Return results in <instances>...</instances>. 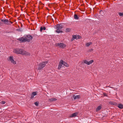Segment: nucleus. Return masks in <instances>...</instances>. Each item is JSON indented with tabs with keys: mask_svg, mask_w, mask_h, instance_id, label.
<instances>
[{
	"mask_svg": "<svg viewBox=\"0 0 123 123\" xmlns=\"http://www.w3.org/2000/svg\"><path fill=\"white\" fill-rule=\"evenodd\" d=\"M13 52L16 54H21L22 55H30V54L28 52L19 49H14Z\"/></svg>",
	"mask_w": 123,
	"mask_h": 123,
	"instance_id": "obj_1",
	"label": "nucleus"
},
{
	"mask_svg": "<svg viewBox=\"0 0 123 123\" xmlns=\"http://www.w3.org/2000/svg\"><path fill=\"white\" fill-rule=\"evenodd\" d=\"M32 39V37L30 35H27L26 38H24L22 37L19 38V40L21 42H25L26 41L29 42Z\"/></svg>",
	"mask_w": 123,
	"mask_h": 123,
	"instance_id": "obj_2",
	"label": "nucleus"
},
{
	"mask_svg": "<svg viewBox=\"0 0 123 123\" xmlns=\"http://www.w3.org/2000/svg\"><path fill=\"white\" fill-rule=\"evenodd\" d=\"M64 66L68 67V65L67 63L62 60L60 61L58 65V68L60 69L62 68V67Z\"/></svg>",
	"mask_w": 123,
	"mask_h": 123,
	"instance_id": "obj_3",
	"label": "nucleus"
},
{
	"mask_svg": "<svg viewBox=\"0 0 123 123\" xmlns=\"http://www.w3.org/2000/svg\"><path fill=\"white\" fill-rule=\"evenodd\" d=\"M62 27V25L61 24L55 26V28L56 29V32L58 33L62 32V31L61 30V29Z\"/></svg>",
	"mask_w": 123,
	"mask_h": 123,
	"instance_id": "obj_4",
	"label": "nucleus"
},
{
	"mask_svg": "<svg viewBox=\"0 0 123 123\" xmlns=\"http://www.w3.org/2000/svg\"><path fill=\"white\" fill-rule=\"evenodd\" d=\"M55 45L56 47H58L62 48H63L66 46V45L62 43H55Z\"/></svg>",
	"mask_w": 123,
	"mask_h": 123,
	"instance_id": "obj_5",
	"label": "nucleus"
},
{
	"mask_svg": "<svg viewBox=\"0 0 123 123\" xmlns=\"http://www.w3.org/2000/svg\"><path fill=\"white\" fill-rule=\"evenodd\" d=\"M1 21L3 23V24L6 25H8L10 24L11 22H10L8 19H2Z\"/></svg>",
	"mask_w": 123,
	"mask_h": 123,
	"instance_id": "obj_6",
	"label": "nucleus"
},
{
	"mask_svg": "<svg viewBox=\"0 0 123 123\" xmlns=\"http://www.w3.org/2000/svg\"><path fill=\"white\" fill-rule=\"evenodd\" d=\"M47 63V61H46L45 62L40 63L39 65V66H40V67L39 68H38V69L39 70H40V69L44 67L45 66V64Z\"/></svg>",
	"mask_w": 123,
	"mask_h": 123,
	"instance_id": "obj_7",
	"label": "nucleus"
},
{
	"mask_svg": "<svg viewBox=\"0 0 123 123\" xmlns=\"http://www.w3.org/2000/svg\"><path fill=\"white\" fill-rule=\"evenodd\" d=\"M9 60L11 62L14 64H16V62L13 59V57L12 56H10L9 57Z\"/></svg>",
	"mask_w": 123,
	"mask_h": 123,
	"instance_id": "obj_8",
	"label": "nucleus"
},
{
	"mask_svg": "<svg viewBox=\"0 0 123 123\" xmlns=\"http://www.w3.org/2000/svg\"><path fill=\"white\" fill-rule=\"evenodd\" d=\"M93 62V60H91L90 61L88 62L86 60H84V63L88 65H89L91 64Z\"/></svg>",
	"mask_w": 123,
	"mask_h": 123,
	"instance_id": "obj_9",
	"label": "nucleus"
},
{
	"mask_svg": "<svg viewBox=\"0 0 123 123\" xmlns=\"http://www.w3.org/2000/svg\"><path fill=\"white\" fill-rule=\"evenodd\" d=\"M73 39H77L80 38V37L79 35H73L72 36Z\"/></svg>",
	"mask_w": 123,
	"mask_h": 123,
	"instance_id": "obj_10",
	"label": "nucleus"
},
{
	"mask_svg": "<svg viewBox=\"0 0 123 123\" xmlns=\"http://www.w3.org/2000/svg\"><path fill=\"white\" fill-rule=\"evenodd\" d=\"M73 98L75 100H77L80 98V96L79 95L73 96Z\"/></svg>",
	"mask_w": 123,
	"mask_h": 123,
	"instance_id": "obj_11",
	"label": "nucleus"
},
{
	"mask_svg": "<svg viewBox=\"0 0 123 123\" xmlns=\"http://www.w3.org/2000/svg\"><path fill=\"white\" fill-rule=\"evenodd\" d=\"M117 106L120 109H122L123 108V105L121 104H118Z\"/></svg>",
	"mask_w": 123,
	"mask_h": 123,
	"instance_id": "obj_12",
	"label": "nucleus"
},
{
	"mask_svg": "<svg viewBox=\"0 0 123 123\" xmlns=\"http://www.w3.org/2000/svg\"><path fill=\"white\" fill-rule=\"evenodd\" d=\"M37 94V92H32L31 96V98H34V96H35Z\"/></svg>",
	"mask_w": 123,
	"mask_h": 123,
	"instance_id": "obj_13",
	"label": "nucleus"
},
{
	"mask_svg": "<svg viewBox=\"0 0 123 123\" xmlns=\"http://www.w3.org/2000/svg\"><path fill=\"white\" fill-rule=\"evenodd\" d=\"M77 113H73V114H71L70 117H74L75 116H77Z\"/></svg>",
	"mask_w": 123,
	"mask_h": 123,
	"instance_id": "obj_14",
	"label": "nucleus"
},
{
	"mask_svg": "<svg viewBox=\"0 0 123 123\" xmlns=\"http://www.w3.org/2000/svg\"><path fill=\"white\" fill-rule=\"evenodd\" d=\"M46 29V28L44 27L41 26L40 28V31L41 32L43 30H45Z\"/></svg>",
	"mask_w": 123,
	"mask_h": 123,
	"instance_id": "obj_15",
	"label": "nucleus"
},
{
	"mask_svg": "<svg viewBox=\"0 0 123 123\" xmlns=\"http://www.w3.org/2000/svg\"><path fill=\"white\" fill-rule=\"evenodd\" d=\"M101 106H99L96 109V111H97L100 110L101 108Z\"/></svg>",
	"mask_w": 123,
	"mask_h": 123,
	"instance_id": "obj_16",
	"label": "nucleus"
},
{
	"mask_svg": "<svg viewBox=\"0 0 123 123\" xmlns=\"http://www.w3.org/2000/svg\"><path fill=\"white\" fill-rule=\"evenodd\" d=\"M74 18L75 19H78L79 18V17H78L77 15V14H75L74 16Z\"/></svg>",
	"mask_w": 123,
	"mask_h": 123,
	"instance_id": "obj_17",
	"label": "nucleus"
},
{
	"mask_svg": "<svg viewBox=\"0 0 123 123\" xmlns=\"http://www.w3.org/2000/svg\"><path fill=\"white\" fill-rule=\"evenodd\" d=\"M92 42H89L88 43H86V46H88L89 45H90L92 44Z\"/></svg>",
	"mask_w": 123,
	"mask_h": 123,
	"instance_id": "obj_18",
	"label": "nucleus"
},
{
	"mask_svg": "<svg viewBox=\"0 0 123 123\" xmlns=\"http://www.w3.org/2000/svg\"><path fill=\"white\" fill-rule=\"evenodd\" d=\"M57 100V99L55 98H51L50 99V101H55Z\"/></svg>",
	"mask_w": 123,
	"mask_h": 123,
	"instance_id": "obj_19",
	"label": "nucleus"
},
{
	"mask_svg": "<svg viewBox=\"0 0 123 123\" xmlns=\"http://www.w3.org/2000/svg\"><path fill=\"white\" fill-rule=\"evenodd\" d=\"M70 29L67 28L66 29V31L67 32H70Z\"/></svg>",
	"mask_w": 123,
	"mask_h": 123,
	"instance_id": "obj_20",
	"label": "nucleus"
},
{
	"mask_svg": "<svg viewBox=\"0 0 123 123\" xmlns=\"http://www.w3.org/2000/svg\"><path fill=\"white\" fill-rule=\"evenodd\" d=\"M118 14L120 16H123V12H120Z\"/></svg>",
	"mask_w": 123,
	"mask_h": 123,
	"instance_id": "obj_21",
	"label": "nucleus"
},
{
	"mask_svg": "<svg viewBox=\"0 0 123 123\" xmlns=\"http://www.w3.org/2000/svg\"><path fill=\"white\" fill-rule=\"evenodd\" d=\"M1 103L2 104H4L5 103V102L4 101H2L1 102Z\"/></svg>",
	"mask_w": 123,
	"mask_h": 123,
	"instance_id": "obj_22",
	"label": "nucleus"
},
{
	"mask_svg": "<svg viewBox=\"0 0 123 123\" xmlns=\"http://www.w3.org/2000/svg\"><path fill=\"white\" fill-rule=\"evenodd\" d=\"M35 104L36 106H37L38 105V103L37 102H35Z\"/></svg>",
	"mask_w": 123,
	"mask_h": 123,
	"instance_id": "obj_23",
	"label": "nucleus"
},
{
	"mask_svg": "<svg viewBox=\"0 0 123 123\" xmlns=\"http://www.w3.org/2000/svg\"><path fill=\"white\" fill-rule=\"evenodd\" d=\"M74 39H73V38L72 37V38L71 39V41H72Z\"/></svg>",
	"mask_w": 123,
	"mask_h": 123,
	"instance_id": "obj_24",
	"label": "nucleus"
},
{
	"mask_svg": "<svg viewBox=\"0 0 123 123\" xmlns=\"http://www.w3.org/2000/svg\"><path fill=\"white\" fill-rule=\"evenodd\" d=\"M92 50V49H91L90 50V51H91Z\"/></svg>",
	"mask_w": 123,
	"mask_h": 123,
	"instance_id": "obj_25",
	"label": "nucleus"
},
{
	"mask_svg": "<svg viewBox=\"0 0 123 123\" xmlns=\"http://www.w3.org/2000/svg\"><path fill=\"white\" fill-rule=\"evenodd\" d=\"M1 24V23L0 22V25Z\"/></svg>",
	"mask_w": 123,
	"mask_h": 123,
	"instance_id": "obj_26",
	"label": "nucleus"
},
{
	"mask_svg": "<svg viewBox=\"0 0 123 123\" xmlns=\"http://www.w3.org/2000/svg\"><path fill=\"white\" fill-rule=\"evenodd\" d=\"M11 24H12V23L11 22Z\"/></svg>",
	"mask_w": 123,
	"mask_h": 123,
	"instance_id": "obj_27",
	"label": "nucleus"
}]
</instances>
